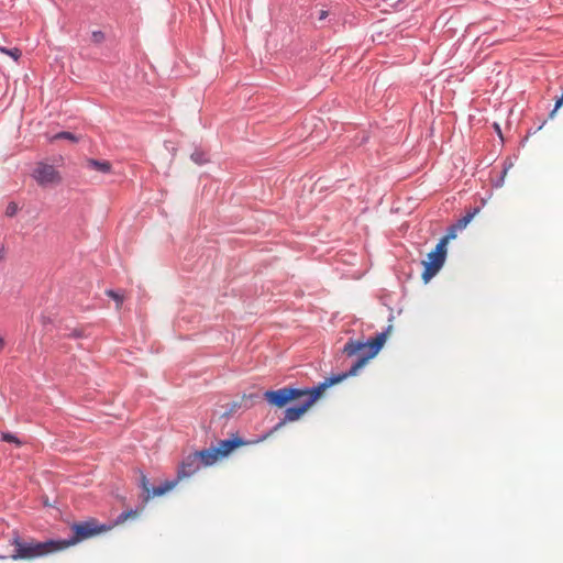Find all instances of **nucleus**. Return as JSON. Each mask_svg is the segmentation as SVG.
I'll return each instance as SVG.
<instances>
[{"label": "nucleus", "instance_id": "21", "mask_svg": "<svg viewBox=\"0 0 563 563\" xmlns=\"http://www.w3.org/2000/svg\"><path fill=\"white\" fill-rule=\"evenodd\" d=\"M16 211H18V206L15 203H10L7 207L5 213L9 217H13L16 213Z\"/></svg>", "mask_w": 563, "mask_h": 563}, {"label": "nucleus", "instance_id": "18", "mask_svg": "<svg viewBox=\"0 0 563 563\" xmlns=\"http://www.w3.org/2000/svg\"><path fill=\"white\" fill-rule=\"evenodd\" d=\"M106 294L117 302V308L120 309L123 302V296L113 290H107Z\"/></svg>", "mask_w": 563, "mask_h": 563}, {"label": "nucleus", "instance_id": "14", "mask_svg": "<svg viewBox=\"0 0 563 563\" xmlns=\"http://www.w3.org/2000/svg\"><path fill=\"white\" fill-rule=\"evenodd\" d=\"M459 230L455 228V225H451L446 232V234L439 241L440 244H443L444 247H446L448 243L456 238V232Z\"/></svg>", "mask_w": 563, "mask_h": 563}, {"label": "nucleus", "instance_id": "10", "mask_svg": "<svg viewBox=\"0 0 563 563\" xmlns=\"http://www.w3.org/2000/svg\"><path fill=\"white\" fill-rule=\"evenodd\" d=\"M196 454L199 455L200 465L203 466H211L221 459L216 448L198 451Z\"/></svg>", "mask_w": 563, "mask_h": 563}, {"label": "nucleus", "instance_id": "9", "mask_svg": "<svg viewBox=\"0 0 563 563\" xmlns=\"http://www.w3.org/2000/svg\"><path fill=\"white\" fill-rule=\"evenodd\" d=\"M246 442L234 435L231 439L221 440L216 448L221 457L228 456L233 450L245 445Z\"/></svg>", "mask_w": 563, "mask_h": 563}, {"label": "nucleus", "instance_id": "20", "mask_svg": "<svg viewBox=\"0 0 563 563\" xmlns=\"http://www.w3.org/2000/svg\"><path fill=\"white\" fill-rule=\"evenodd\" d=\"M91 40L95 43H101L104 40V34L101 31H93L91 34Z\"/></svg>", "mask_w": 563, "mask_h": 563}, {"label": "nucleus", "instance_id": "23", "mask_svg": "<svg viewBox=\"0 0 563 563\" xmlns=\"http://www.w3.org/2000/svg\"><path fill=\"white\" fill-rule=\"evenodd\" d=\"M191 158L198 164H201L203 162L200 154H192Z\"/></svg>", "mask_w": 563, "mask_h": 563}, {"label": "nucleus", "instance_id": "3", "mask_svg": "<svg viewBox=\"0 0 563 563\" xmlns=\"http://www.w3.org/2000/svg\"><path fill=\"white\" fill-rule=\"evenodd\" d=\"M342 380H344V376H331L313 388H305L308 394H306L302 399L299 400L297 406L289 407L285 410L284 422H292L299 420L308 411V409L323 395L327 388L339 384Z\"/></svg>", "mask_w": 563, "mask_h": 563}, {"label": "nucleus", "instance_id": "24", "mask_svg": "<svg viewBox=\"0 0 563 563\" xmlns=\"http://www.w3.org/2000/svg\"><path fill=\"white\" fill-rule=\"evenodd\" d=\"M327 16H328V11H325V10H320V11H319V16H318V19H319L320 21L324 20Z\"/></svg>", "mask_w": 563, "mask_h": 563}, {"label": "nucleus", "instance_id": "22", "mask_svg": "<svg viewBox=\"0 0 563 563\" xmlns=\"http://www.w3.org/2000/svg\"><path fill=\"white\" fill-rule=\"evenodd\" d=\"M563 104V95L561 96V98L555 102V107H554V110L551 112V117H553V114L555 113V111Z\"/></svg>", "mask_w": 563, "mask_h": 563}, {"label": "nucleus", "instance_id": "13", "mask_svg": "<svg viewBox=\"0 0 563 563\" xmlns=\"http://www.w3.org/2000/svg\"><path fill=\"white\" fill-rule=\"evenodd\" d=\"M141 485H142L143 490H144V492H145V494H146V496H145V498H144V500H145V501H147L151 497H155V496L153 495V490H154V488H153V489H151V487H150V483H148V479H147L146 475H145V474H143V473L141 474Z\"/></svg>", "mask_w": 563, "mask_h": 563}, {"label": "nucleus", "instance_id": "16", "mask_svg": "<svg viewBox=\"0 0 563 563\" xmlns=\"http://www.w3.org/2000/svg\"><path fill=\"white\" fill-rule=\"evenodd\" d=\"M1 439L5 442L14 443L15 445H22V441L10 432H2Z\"/></svg>", "mask_w": 563, "mask_h": 563}, {"label": "nucleus", "instance_id": "8", "mask_svg": "<svg viewBox=\"0 0 563 563\" xmlns=\"http://www.w3.org/2000/svg\"><path fill=\"white\" fill-rule=\"evenodd\" d=\"M32 177L41 187L57 186L63 180L60 173L53 165L43 162L36 164Z\"/></svg>", "mask_w": 563, "mask_h": 563}, {"label": "nucleus", "instance_id": "1", "mask_svg": "<svg viewBox=\"0 0 563 563\" xmlns=\"http://www.w3.org/2000/svg\"><path fill=\"white\" fill-rule=\"evenodd\" d=\"M386 340L387 332L378 333L375 338L366 342L360 340H349L343 347V353L350 357L358 355V358L347 372L338 374L336 376H344L345 379L350 376L356 375V373L363 368L371 358L378 354Z\"/></svg>", "mask_w": 563, "mask_h": 563}, {"label": "nucleus", "instance_id": "7", "mask_svg": "<svg viewBox=\"0 0 563 563\" xmlns=\"http://www.w3.org/2000/svg\"><path fill=\"white\" fill-rule=\"evenodd\" d=\"M446 256V247L438 243L435 249L428 254V260L422 262V279L428 283L443 266Z\"/></svg>", "mask_w": 563, "mask_h": 563}, {"label": "nucleus", "instance_id": "19", "mask_svg": "<svg viewBox=\"0 0 563 563\" xmlns=\"http://www.w3.org/2000/svg\"><path fill=\"white\" fill-rule=\"evenodd\" d=\"M54 139H67L71 142H77V136L70 132H60L54 136Z\"/></svg>", "mask_w": 563, "mask_h": 563}, {"label": "nucleus", "instance_id": "11", "mask_svg": "<svg viewBox=\"0 0 563 563\" xmlns=\"http://www.w3.org/2000/svg\"><path fill=\"white\" fill-rule=\"evenodd\" d=\"M87 165L89 168L102 174H109L111 172V164L108 161L88 159Z\"/></svg>", "mask_w": 563, "mask_h": 563}, {"label": "nucleus", "instance_id": "4", "mask_svg": "<svg viewBox=\"0 0 563 563\" xmlns=\"http://www.w3.org/2000/svg\"><path fill=\"white\" fill-rule=\"evenodd\" d=\"M199 455L195 453L189 454L185 457L178 468L177 477L175 481L165 482L164 484L154 487L153 495L154 496H163L164 494L172 490L179 481L190 477L196 474L200 470Z\"/></svg>", "mask_w": 563, "mask_h": 563}, {"label": "nucleus", "instance_id": "6", "mask_svg": "<svg viewBox=\"0 0 563 563\" xmlns=\"http://www.w3.org/2000/svg\"><path fill=\"white\" fill-rule=\"evenodd\" d=\"M308 394L305 389L284 387L277 390H267L264 394L266 401L277 408H283L294 400H300Z\"/></svg>", "mask_w": 563, "mask_h": 563}, {"label": "nucleus", "instance_id": "2", "mask_svg": "<svg viewBox=\"0 0 563 563\" xmlns=\"http://www.w3.org/2000/svg\"><path fill=\"white\" fill-rule=\"evenodd\" d=\"M11 544L14 547V553L11 555V559L14 561L33 560L60 551L58 541L48 540L45 542H38L31 540L26 542L21 539L18 532L13 533Z\"/></svg>", "mask_w": 563, "mask_h": 563}, {"label": "nucleus", "instance_id": "25", "mask_svg": "<svg viewBox=\"0 0 563 563\" xmlns=\"http://www.w3.org/2000/svg\"><path fill=\"white\" fill-rule=\"evenodd\" d=\"M4 345H5V341L2 336H0V351L3 350Z\"/></svg>", "mask_w": 563, "mask_h": 563}, {"label": "nucleus", "instance_id": "15", "mask_svg": "<svg viewBox=\"0 0 563 563\" xmlns=\"http://www.w3.org/2000/svg\"><path fill=\"white\" fill-rule=\"evenodd\" d=\"M139 510H129L120 514L115 520L117 525L125 522L130 518H136L139 516Z\"/></svg>", "mask_w": 563, "mask_h": 563}, {"label": "nucleus", "instance_id": "5", "mask_svg": "<svg viewBox=\"0 0 563 563\" xmlns=\"http://www.w3.org/2000/svg\"><path fill=\"white\" fill-rule=\"evenodd\" d=\"M106 530L107 528L104 526L99 527L95 520L75 523L73 526L74 537L69 540L58 541L60 551Z\"/></svg>", "mask_w": 563, "mask_h": 563}, {"label": "nucleus", "instance_id": "12", "mask_svg": "<svg viewBox=\"0 0 563 563\" xmlns=\"http://www.w3.org/2000/svg\"><path fill=\"white\" fill-rule=\"evenodd\" d=\"M479 212V208H475L472 211H468L464 217L457 220L454 223L455 228L461 231L467 227V224L473 220V218Z\"/></svg>", "mask_w": 563, "mask_h": 563}, {"label": "nucleus", "instance_id": "17", "mask_svg": "<svg viewBox=\"0 0 563 563\" xmlns=\"http://www.w3.org/2000/svg\"><path fill=\"white\" fill-rule=\"evenodd\" d=\"M0 52L11 56L12 58H14L15 60H18L21 56V51L19 48H11V49H8L5 47H0Z\"/></svg>", "mask_w": 563, "mask_h": 563}]
</instances>
